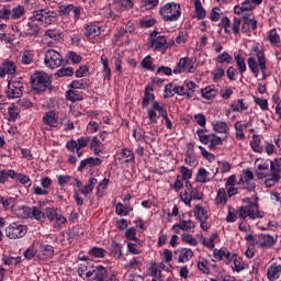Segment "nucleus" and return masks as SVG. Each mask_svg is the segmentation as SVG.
Masks as SVG:
<instances>
[{
    "label": "nucleus",
    "instance_id": "obj_1",
    "mask_svg": "<svg viewBox=\"0 0 281 281\" xmlns=\"http://www.w3.org/2000/svg\"><path fill=\"white\" fill-rule=\"evenodd\" d=\"M159 15L167 23H175L181 18V4L177 2H167L159 9Z\"/></svg>",
    "mask_w": 281,
    "mask_h": 281
},
{
    "label": "nucleus",
    "instance_id": "obj_2",
    "mask_svg": "<svg viewBox=\"0 0 281 281\" xmlns=\"http://www.w3.org/2000/svg\"><path fill=\"white\" fill-rule=\"evenodd\" d=\"M248 67L255 78H258L261 72V80H267V57L265 55L258 54V57L250 56L248 58Z\"/></svg>",
    "mask_w": 281,
    "mask_h": 281
},
{
    "label": "nucleus",
    "instance_id": "obj_3",
    "mask_svg": "<svg viewBox=\"0 0 281 281\" xmlns=\"http://www.w3.org/2000/svg\"><path fill=\"white\" fill-rule=\"evenodd\" d=\"M239 218L243 221H256V218H265V212L259 211L258 203L246 200V203L239 207Z\"/></svg>",
    "mask_w": 281,
    "mask_h": 281
},
{
    "label": "nucleus",
    "instance_id": "obj_4",
    "mask_svg": "<svg viewBox=\"0 0 281 281\" xmlns=\"http://www.w3.org/2000/svg\"><path fill=\"white\" fill-rule=\"evenodd\" d=\"M33 19H36L40 25H52V23H56V19H58V13L49 9H41L33 12Z\"/></svg>",
    "mask_w": 281,
    "mask_h": 281
},
{
    "label": "nucleus",
    "instance_id": "obj_5",
    "mask_svg": "<svg viewBox=\"0 0 281 281\" xmlns=\"http://www.w3.org/2000/svg\"><path fill=\"white\" fill-rule=\"evenodd\" d=\"M63 55L54 49H47L44 55V65L48 69H58L63 67Z\"/></svg>",
    "mask_w": 281,
    "mask_h": 281
},
{
    "label": "nucleus",
    "instance_id": "obj_6",
    "mask_svg": "<svg viewBox=\"0 0 281 281\" xmlns=\"http://www.w3.org/2000/svg\"><path fill=\"white\" fill-rule=\"evenodd\" d=\"M26 234H27V226L19 222H13L5 228V236L11 240L23 238Z\"/></svg>",
    "mask_w": 281,
    "mask_h": 281
},
{
    "label": "nucleus",
    "instance_id": "obj_7",
    "mask_svg": "<svg viewBox=\"0 0 281 281\" xmlns=\"http://www.w3.org/2000/svg\"><path fill=\"white\" fill-rule=\"evenodd\" d=\"M49 76L45 72H35L31 77V85L34 91H45L50 85Z\"/></svg>",
    "mask_w": 281,
    "mask_h": 281
},
{
    "label": "nucleus",
    "instance_id": "obj_8",
    "mask_svg": "<svg viewBox=\"0 0 281 281\" xmlns=\"http://www.w3.org/2000/svg\"><path fill=\"white\" fill-rule=\"evenodd\" d=\"M186 71H188V74H194V71H196V64L190 57L180 58L173 68V74L176 76H179V74H183Z\"/></svg>",
    "mask_w": 281,
    "mask_h": 281
},
{
    "label": "nucleus",
    "instance_id": "obj_9",
    "mask_svg": "<svg viewBox=\"0 0 281 281\" xmlns=\"http://www.w3.org/2000/svg\"><path fill=\"white\" fill-rule=\"evenodd\" d=\"M237 186H240L243 190L254 192V190H256V183H254V171L250 169H243Z\"/></svg>",
    "mask_w": 281,
    "mask_h": 281
},
{
    "label": "nucleus",
    "instance_id": "obj_10",
    "mask_svg": "<svg viewBox=\"0 0 281 281\" xmlns=\"http://www.w3.org/2000/svg\"><path fill=\"white\" fill-rule=\"evenodd\" d=\"M166 108L159 103V101H154L149 108H147V120L149 124H157L159 122V115H164ZM158 113V114H157Z\"/></svg>",
    "mask_w": 281,
    "mask_h": 281
},
{
    "label": "nucleus",
    "instance_id": "obj_11",
    "mask_svg": "<svg viewBox=\"0 0 281 281\" xmlns=\"http://www.w3.org/2000/svg\"><path fill=\"white\" fill-rule=\"evenodd\" d=\"M89 146V137H80L77 140H69L66 143V149L69 153H76L77 157H82L83 151L82 148H87Z\"/></svg>",
    "mask_w": 281,
    "mask_h": 281
},
{
    "label": "nucleus",
    "instance_id": "obj_12",
    "mask_svg": "<svg viewBox=\"0 0 281 281\" xmlns=\"http://www.w3.org/2000/svg\"><path fill=\"white\" fill-rule=\"evenodd\" d=\"M92 281H120L115 273L109 276V270L102 266H94Z\"/></svg>",
    "mask_w": 281,
    "mask_h": 281
},
{
    "label": "nucleus",
    "instance_id": "obj_13",
    "mask_svg": "<svg viewBox=\"0 0 281 281\" xmlns=\"http://www.w3.org/2000/svg\"><path fill=\"white\" fill-rule=\"evenodd\" d=\"M263 0H244L240 4L234 7L235 14H245V12H252L257 5H261Z\"/></svg>",
    "mask_w": 281,
    "mask_h": 281
},
{
    "label": "nucleus",
    "instance_id": "obj_14",
    "mask_svg": "<svg viewBox=\"0 0 281 281\" xmlns=\"http://www.w3.org/2000/svg\"><path fill=\"white\" fill-rule=\"evenodd\" d=\"M149 45L156 52H161V49H166L168 40H166V36L159 35L158 32L154 31L149 34Z\"/></svg>",
    "mask_w": 281,
    "mask_h": 281
},
{
    "label": "nucleus",
    "instance_id": "obj_15",
    "mask_svg": "<svg viewBox=\"0 0 281 281\" xmlns=\"http://www.w3.org/2000/svg\"><path fill=\"white\" fill-rule=\"evenodd\" d=\"M38 32H41V23L38 20L34 19V14L29 19V22L23 25L22 34L24 36H37Z\"/></svg>",
    "mask_w": 281,
    "mask_h": 281
},
{
    "label": "nucleus",
    "instance_id": "obj_16",
    "mask_svg": "<svg viewBox=\"0 0 281 281\" xmlns=\"http://www.w3.org/2000/svg\"><path fill=\"white\" fill-rule=\"evenodd\" d=\"M23 95V82L21 81H9L7 98L14 100Z\"/></svg>",
    "mask_w": 281,
    "mask_h": 281
},
{
    "label": "nucleus",
    "instance_id": "obj_17",
    "mask_svg": "<svg viewBox=\"0 0 281 281\" xmlns=\"http://www.w3.org/2000/svg\"><path fill=\"white\" fill-rule=\"evenodd\" d=\"M194 257V251L190 248H178L175 250V259L180 265H184V262H190Z\"/></svg>",
    "mask_w": 281,
    "mask_h": 281
},
{
    "label": "nucleus",
    "instance_id": "obj_18",
    "mask_svg": "<svg viewBox=\"0 0 281 281\" xmlns=\"http://www.w3.org/2000/svg\"><path fill=\"white\" fill-rule=\"evenodd\" d=\"M95 270V266L83 262L78 268V273L82 278V280L93 281V271Z\"/></svg>",
    "mask_w": 281,
    "mask_h": 281
},
{
    "label": "nucleus",
    "instance_id": "obj_19",
    "mask_svg": "<svg viewBox=\"0 0 281 281\" xmlns=\"http://www.w3.org/2000/svg\"><path fill=\"white\" fill-rule=\"evenodd\" d=\"M238 186V180L236 179V175L229 176L225 180V190L228 199H232V196H236L238 194V189L236 188Z\"/></svg>",
    "mask_w": 281,
    "mask_h": 281
},
{
    "label": "nucleus",
    "instance_id": "obj_20",
    "mask_svg": "<svg viewBox=\"0 0 281 281\" xmlns=\"http://www.w3.org/2000/svg\"><path fill=\"white\" fill-rule=\"evenodd\" d=\"M244 24L241 25L243 32H249V30H258V21L251 13H245L243 15Z\"/></svg>",
    "mask_w": 281,
    "mask_h": 281
},
{
    "label": "nucleus",
    "instance_id": "obj_21",
    "mask_svg": "<svg viewBox=\"0 0 281 281\" xmlns=\"http://www.w3.org/2000/svg\"><path fill=\"white\" fill-rule=\"evenodd\" d=\"M255 165L257 166V179H265L269 175V162L259 158L255 161Z\"/></svg>",
    "mask_w": 281,
    "mask_h": 281
},
{
    "label": "nucleus",
    "instance_id": "obj_22",
    "mask_svg": "<svg viewBox=\"0 0 281 281\" xmlns=\"http://www.w3.org/2000/svg\"><path fill=\"white\" fill-rule=\"evenodd\" d=\"M191 3L194 8V18L199 21H203V19L207 16V12L205 11V8H203L201 0H191Z\"/></svg>",
    "mask_w": 281,
    "mask_h": 281
},
{
    "label": "nucleus",
    "instance_id": "obj_23",
    "mask_svg": "<svg viewBox=\"0 0 281 281\" xmlns=\"http://www.w3.org/2000/svg\"><path fill=\"white\" fill-rule=\"evenodd\" d=\"M16 74V66L12 61H5L0 66V78L5 76H14Z\"/></svg>",
    "mask_w": 281,
    "mask_h": 281
},
{
    "label": "nucleus",
    "instance_id": "obj_24",
    "mask_svg": "<svg viewBox=\"0 0 281 281\" xmlns=\"http://www.w3.org/2000/svg\"><path fill=\"white\" fill-rule=\"evenodd\" d=\"M228 199L229 195H227L225 188H220L214 199V203L217 205V207H225L227 205Z\"/></svg>",
    "mask_w": 281,
    "mask_h": 281
},
{
    "label": "nucleus",
    "instance_id": "obj_25",
    "mask_svg": "<svg viewBox=\"0 0 281 281\" xmlns=\"http://www.w3.org/2000/svg\"><path fill=\"white\" fill-rule=\"evenodd\" d=\"M43 122L49 128H58V117H56V112H46L43 116Z\"/></svg>",
    "mask_w": 281,
    "mask_h": 281
},
{
    "label": "nucleus",
    "instance_id": "obj_26",
    "mask_svg": "<svg viewBox=\"0 0 281 281\" xmlns=\"http://www.w3.org/2000/svg\"><path fill=\"white\" fill-rule=\"evenodd\" d=\"M101 165H102V159L89 157V158H86L80 161L78 171L82 172V170H85V168H87V166H89L90 168H93L95 166H101Z\"/></svg>",
    "mask_w": 281,
    "mask_h": 281
},
{
    "label": "nucleus",
    "instance_id": "obj_27",
    "mask_svg": "<svg viewBox=\"0 0 281 281\" xmlns=\"http://www.w3.org/2000/svg\"><path fill=\"white\" fill-rule=\"evenodd\" d=\"M102 34V27L98 24L90 23L86 26L85 36L87 38H95Z\"/></svg>",
    "mask_w": 281,
    "mask_h": 281
},
{
    "label": "nucleus",
    "instance_id": "obj_28",
    "mask_svg": "<svg viewBox=\"0 0 281 281\" xmlns=\"http://www.w3.org/2000/svg\"><path fill=\"white\" fill-rule=\"evenodd\" d=\"M265 41L270 43L272 47H280L281 45L280 34H278V31L276 29H272L267 33Z\"/></svg>",
    "mask_w": 281,
    "mask_h": 281
},
{
    "label": "nucleus",
    "instance_id": "obj_29",
    "mask_svg": "<svg viewBox=\"0 0 281 281\" xmlns=\"http://www.w3.org/2000/svg\"><path fill=\"white\" fill-rule=\"evenodd\" d=\"M231 111H233V113H243V111H247V109H249V104H247V102H245L244 99H238L233 101L231 104Z\"/></svg>",
    "mask_w": 281,
    "mask_h": 281
},
{
    "label": "nucleus",
    "instance_id": "obj_30",
    "mask_svg": "<svg viewBox=\"0 0 281 281\" xmlns=\"http://www.w3.org/2000/svg\"><path fill=\"white\" fill-rule=\"evenodd\" d=\"M195 181L196 183H210V181H212V173H210V171H207L205 168L201 167L198 169Z\"/></svg>",
    "mask_w": 281,
    "mask_h": 281
},
{
    "label": "nucleus",
    "instance_id": "obj_31",
    "mask_svg": "<svg viewBox=\"0 0 281 281\" xmlns=\"http://www.w3.org/2000/svg\"><path fill=\"white\" fill-rule=\"evenodd\" d=\"M281 276V266L278 263H272L267 270V278L270 281L278 280Z\"/></svg>",
    "mask_w": 281,
    "mask_h": 281
},
{
    "label": "nucleus",
    "instance_id": "obj_32",
    "mask_svg": "<svg viewBox=\"0 0 281 281\" xmlns=\"http://www.w3.org/2000/svg\"><path fill=\"white\" fill-rule=\"evenodd\" d=\"M150 102H151V104H153V102H156L155 93H153V87L147 86L145 88V93H144L143 101H142L143 109L148 108V104H150Z\"/></svg>",
    "mask_w": 281,
    "mask_h": 281
},
{
    "label": "nucleus",
    "instance_id": "obj_33",
    "mask_svg": "<svg viewBox=\"0 0 281 281\" xmlns=\"http://www.w3.org/2000/svg\"><path fill=\"white\" fill-rule=\"evenodd\" d=\"M213 131L220 135H227L229 133V125L225 121H214L212 123Z\"/></svg>",
    "mask_w": 281,
    "mask_h": 281
},
{
    "label": "nucleus",
    "instance_id": "obj_34",
    "mask_svg": "<svg viewBox=\"0 0 281 281\" xmlns=\"http://www.w3.org/2000/svg\"><path fill=\"white\" fill-rule=\"evenodd\" d=\"M101 65L103 80H111V67L109 66V58L106 55H101Z\"/></svg>",
    "mask_w": 281,
    "mask_h": 281
},
{
    "label": "nucleus",
    "instance_id": "obj_35",
    "mask_svg": "<svg viewBox=\"0 0 281 281\" xmlns=\"http://www.w3.org/2000/svg\"><path fill=\"white\" fill-rule=\"evenodd\" d=\"M262 139L260 138V135L254 134L250 140V146L254 150V153L262 154L265 151V148L261 145Z\"/></svg>",
    "mask_w": 281,
    "mask_h": 281
},
{
    "label": "nucleus",
    "instance_id": "obj_36",
    "mask_svg": "<svg viewBox=\"0 0 281 281\" xmlns=\"http://www.w3.org/2000/svg\"><path fill=\"white\" fill-rule=\"evenodd\" d=\"M98 184V179L95 178H89L88 184H86L81 190H79L80 194H83V196H89L93 192V189Z\"/></svg>",
    "mask_w": 281,
    "mask_h": 281
},
{
    "label": "nucleus",
    "instance_id": "obj_37",
    "mask_svg": "<svg viewBox=\"0 0 281 281\" xmlns=\"http://www.w3.org/2000/svg\"><path fill=\"white\" fill-rule=\"evenodd\" d=\"M215 63H218V65H232L234 57L227 52H222L215 57Z\"/></svg>",
    "mask_w": 281,
    "mask_h": 281
},
{
    "label": "nucleus",
    "instance_id": "obj_38",
    "mask_svg": "<svg viewBox=\"0 0 281 281\" xmlns=\"http://www.w3.org/2000/svg\"><path fill=\"white\" fill-rule=\"evenodd\" d=\"M202 98L204 100H214L216 98L218 90L214 88V86L205 87L201 90Z\"/></svg>",
    "mask_w": 281,
    "mask_h": 281
},
{
    "label": "nucleus",
    "instance_id": "obj_39",
    "mask_svg": "<svg viewBox=\"0 0 281 281\" xmlns=\"http://www.w3.org/2000/svg\"><path fill=\"white\" fill-rule=\"evenodd\" d=\"M274 244H276V238H273V236L267 235V234L259 235V245L261 247H273Z\"/></svg>",
    "mask_w": 281,
    "mask_h": 281
},
{
    "label": "nucleus",
    "instance_id": "obj_40",
    "mask_svg": "<svg viewBox=\"0 0 281 281\" xmlns=\"http://www.w3.org/2000/svg\"><path fill=\"white\" fill-rule=\"evenodd\" d=\"M90 150H93L94 155H100L104 150V145L97 136H93L90 143Z\"/></svg>",
    "mask_w": 281,
    "mask_h": 281
},
{
    "label": "nucleus",
    "instance_id": "obj_41",
    "mask_svg": "<svg viewBox=\"0 0 281 281\" xmlns=\"http://www.w3.org/2000/svg\"><path fill=\"white\" fill-rule=\"evenodd\" d=\"M21 115V110L16 105H10L8 108V122H16Z\"/></svg>",
    "mask_w": 281,
    "mask_h": 281
},
{
    "label": "nucleus",
    "instance_id": "obj_42",
    "mask_svg": "<svg viewBox=\"0 0 281 281\" xmlns=\"http://www.w3.org/2000/svg\"><path fill=\"white\" fill-rule=\"evenodd\" d=\"M16 203V198H5L0 194V205H2L3 210H12L14 207V204Z\"/></svg>",
    "mask_w": 281,
    "mask_h": 281
},
{
    "label": "nucleus",
    "instance_id": "obj_43",
    "mask_svg": "<svg viewBox=\"0 0 281 281\" xmlns=\"http://www.w3.org/2000/svg\"><path fill=\"white\" fill-rule=\"evenodd\" d=\"M31 218H34L35 221H41L42 223L45 222L46 216L41 206L31 207Z\"/></svg>",
    "mask_w": 281,
    "mask_h": 281
},
{
    "label": "nucleus",
    "instance_id": "obj_44",
    "mask_svg": "<svg viewBox=\"0 0 281 281\" xmlns=\"http://www.w3.org/2000/svg\"><path fill=\"white\" fill-rule=\"evenodd\" d=\"M234 59L237 65L239 74L243 76V74L247 71V64L245 63V57H243V55L240 54H235Z\"/></svg>",
    "mask_w": 281,
    "mask_h": 281
},
{
    "label": "nucleus",
    "instance_id": "obj_45",
    "mask_svg": "<svg viewBox=\"0 0 281 281\" xmlns=\"http://www.w3.org/2000/svg\"><path fill=\"white\" fill-rule=\"evenodd\" d=\"M194 216L198 221H206L209 218L207 210L202 205L198 204L194 209Z\"/></svg>",
    "mask_w": 281,
    "mask_h": 281
},
{
    "label": "nucleus",
    "instance_id": "obj_46",
    "mask_svg": "<svg viewBox=\"0 0 281 281\" xmlns=\"http://www.w3.org/2000/svg\"><path fill=\"white\" fill-rule=\"evenodd\" d=\"M21 63L22 65H32V63H34V50L25 49L22 53Z\"/></svg>",
    "mask_w": 281,
    "mask_h": 281
},
{
    "label": "nucleus",
    "instance_id": "obj_47",
    "mask_svg": "<svg viewBox=\"0 0 281 281\" xmlns=\"http://www.w3.org/2000/svg\"><path fill=\"white\" fill-rule=\"evenodd\" d=\"M211 76H212L213 82H218V80H221L225 77V69H223V66H216L211 71Z\"/></svg>",
    "mask_w": 281,
    "mask_h": 281
},
{
    "label": "nucleus",
    "instance_id": "obj_48",
    "mask_svg": "<svg viewBox=\"0 0 281 281\" xmlns=\"http://www.w3.org/2000/svg\"><path fill=\"white\" fill-rule=\"evenodd\" d=\"M180 225L182 226V232H187V234L194 233L196 227V223H194L192 220H181Z\"/></svg>",
    "mask_w": 281,
    "mask_h": 281
},
{
    "label": "nucleus",
    "instance_id": "obj_49",
    "mask_svg": "<svg viewBox=\"0 0 281 281\" xmlns=\"http://www.w3.org/2000/svg\"><path fill=\"white\" fill-rule=\"evenodd\" d=\"M18 218H32V207L20 206L15 212Z\"/></svg>",
    "mask_w": 281,
    "mask_h": 281
},
{
    "label": "nucleus",
    "instance_id": "obj_50",
    "mask_svg": "<svg viewBox=\"0 0 281 281\" xmlns=\"http://www.w3.org/2000/svg\"><path fill=\"white\" fill-rule=\"evenodd\" d=\"M271 173L277 176L280 179L281 176V158H277L270 161Z\"/></svg>",
    "mask_w": 281,
    "mask_h": 281
},
{
    "label": "nucleus",
    "instance_id": "obj_51",
    "mask_svg": "<svg viewBox=\"0 0 281 281\" xmlns=\"http://www.w3.org/2000/svg\"><path fill=\"white\" fill-rule=\"evenodd\" d=\"M131 212H133V207L119 203L116 204L115 207V213L117 214V216H128V214H131Z\"/></svg>",
    "mask_w": 281,
    "mask_h": 281
},
{
    "label": "nucleus",
    "instance_id": "obj_52",
    "mask_svg": "<svg viewBox=\"0 0 281 281\" xmlns=\"http://www.w3.org/2000/svg\"><path fill=\"white\" fill-rule=\"evenodd\" d=\"M25 16V7L16 5L11 10V19L19 20Z\"/></svg>",
    "mask_w": 281,
    "mask_h": 281
},
{
    "label": "nucleus",
    "instance_id": "obj_53",
    "mask_svg": "<svg viewBox=\"0 0 281 281\" xmlns=\"http://www.w3.org/2000/svg\"><path fill=\"white\" fill-rule=\"evenodd\" d=\"M142 69H147V71H155V64H153V57L150 55H147L145 58L140 61Z\"/></svg>",
    "mask_w": 281,
    "mask_h": 281
},
{
    "label": "nucleus",
    "instance_id": "obj_54",
    "mask_svg": "<svg viewBox=\"0 0 281 281\" xmlns=\"http://www.w3.org/2000/svg\"><path fill=\"white\" fill-rule=\"evenodd\" d=\"M232 269L233 271H237V273H240L245 269V261L238 255L233 260Z\"/></svg>",
    "mask_w": 281,
    "mask_h": 281
},
{
    "label": "nucleus",
    "instance_id": "obj_55",
    "mask_svg": "<svg viewBox=\"0 0 281 281\" xmlns=\"http://www.w3.org/2000/svg\"><path fill=\"white\" fill-rule=\"evenodd\" d=\"M88 254L92 258H104V256H106V250L104 248H100V247H92L88 251Z\"/></svg>",
    "mask_w": 281,
    "mask_h": 281
},
{
    "label": "nucleus",
    "instance_id": "obj_56",
    "mask_svg": "<svg viewBox=\"0 0 281 281\" xmlns=\"http://www.w3.org/2000/svg\"><path fill=\"white\" fill-rule=\"evenodd\" d=\"M196 135L199 137V140L201 142V144L207 145L210 144V137L212 135H207V130L205 128H199L196 131Z\"/></svg>",
    "mask_w": 281,
    "mask_h": 281
},
{
    "label": "nucleus",
    "instance_id": "obj_57",
    "mask_svg": "<svg viewBox=\"0 0 281 281\" xmlns=\"http://www.w3.org/2000/svg\"><path fill=\"white\" fill-rule=\"evenodd\" d=\"M182 243L186 245H190L191 247H196L199 245V240L196 238L188 233L182 234L181 237Z\"/></svg>",
    "mask_w": 281,
    "mask_h": 281
},
{
    "label": "nucleus",
    "instance_id": "obj_58",
    "mask_svg": "<svg viewBox=\"0 0 281 281\" xmlns=\"http://www.w3.org/2000/svg\"><path fill=\"white\" fill-rule=\"evenodd\" d=\"M66 98L67 100H70V102H80V100H82V94L76 90H68Z\"/></svg>",
    "mask_w": 281,
    "mask_h": 281
},
{
    "label": "nucleus",
    "instance_id": "obj_59",
    "mask_svg": "<svg viewBox=\"0 0 281 281\" xmlns=\"http://www.w3.org/2000/svg\"><path fill=\"white\" fill-rule=\"evenodd\" d=\"M263 179L266 188H273V186H276V182L280 181V178L273 173H268Z\"/></svg>",
    "mask_w": 281,
    "mask_h": 281
},
{
    "label": "nucleus",
    "instance_id": "obj_60",
    "mask_svg": "<svg viewBox=\"0 0 281 281\" xmlns=\"http://www.w3.org/2000/svg\"><path fill=\"white\" fill-rule=\"evenodd\" d=\"M150 276H153V278H157V280L161 281L162 280V274H161V270H159V263H151L150 268Z\"/></svg>",
    "mask_w": 281,
    "mask_h": 281
},
{
    "label": "nucleus",
    "instance_id": "obj_61",
    "mask_svg": "<svg viewBox=\"0 0 281 281\" xmlns=\"http://www.w3.org/2000/svg\"><path fill=\"white\" fill-rule=\"evenodd\" d=\"M56 76L58 78H69L74 76V68L71 67L60 68L59 70H57Z\"/></svg>",
    "mask_w": 281,
    "mask_h": 281
},
{
    "label": "nucleus",
    "instance_id": "obj_62",
    "mask_svg": "<svg viewBox=\"0 0 281 281\" xmlns=\"http://www.w3.org/2000/svg\"><path fill=\"white\" fill-rule=\"evenodd\" d=\"M121 161L122 164H128V161H133L135 159V156L130 149H123L121 155Z\"/></svg>",
    "mask_w": 281,
    "mask_h": 281
},
{
    "label": "nucleus",
    "instance_id": "obj_63",
    "mask_svg": "<svg viewBox=\"0 0 281 281\" xmlns=\"http://www.w3.org/2000/svg\"><path fill=\"white\" fill-rule=\"evenodd\" d=\"M54 227H63V225H66L67 223V217H65L63 215V213L57 212V215H55V220H54Z\"/></svg>",
    "mask_w": 281,
    "mask_h": 281
},
{
    "label": "nucleus",
    "instance_id": "obj_64",
    "mask_svg": "<svg viewBox=\"0 0 281 281\" xmlns=\"http://www.w3.org/2000/svg\"><path fill=\"white\" fill-rule=\"evenodd\" d=\"M221 14H223V12L221 11V8L214 7L210 12V20L216 23L221 21Z\"/></svg>",
    "mask_w": 281,
    "mask_h": 281
}]
</instances>
